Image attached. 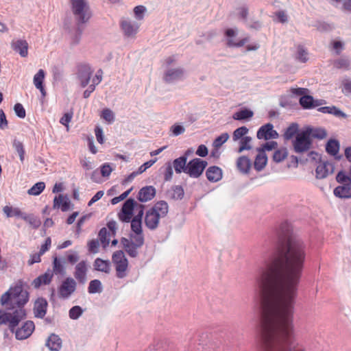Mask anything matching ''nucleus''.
<instances>
[{
  "mask_svg": "<svg viewBox=\"0 0 351 351\" xmlns=\"http://www.w3.org/2000/svg\"><path fill=\"white\" fill-rule=\"evenodd\" d=\"M305 257L304 242L290 237L258 268L256 292L265 351H303L295 340L293 315Z\"/></svg>",
  "mask_w": 351,
  "mask_h": 351,
  "instance_id": "nucleus-1",
  "label": "nucleus"
},
{
  "mask_svg": "<svg viewBox=\"0 0 351 351\" xmlns=\"http://www.w3.org/2000/svg\"><path fill=\"white\" fill-rule=\"evenodd\" d=\"M26 317L24 308H16L12 311L0 310V325L7 324L9 330L15 334L18 340H24L29 337L35 329L32 321H26L20 327L16 328L19 323Z\"/></svg>",
  "mask_w": 351,
  "mask_h": 351,
  "instance_id": "nucleus-2",
  "label": "nucleus"
},
{
  "mask_svg": "<svg viewBox=\"0 0 351 351\" xmlns=\"http://www.w3.org/2000/svg\"><path fill=\"white\" fill-rule=\"evenodd\" d=\"M141 215H136L131 219V229L134 234H130V238L122 237L121 243L126 253L132 258H136L138 255V249L144 244V236L142 230V217Z\"/></svg>",
  "mask_w": 351,
  "mask_h": 351,
  "instance_id": "nucleus-3",
  "label": "nucleus"
},
{
  "mask_svg": "<svg viewBox=\"0 0 351 351\" xmlns=\"http://www.w3.org/2000/svg\"><path fill=\"white\" fill-rule=\"evenodd\" d=\"M168 212L169 206L165 201L157 202L145 213V224L146 227L150 230H155L158 227L160 219L166 217Z\"/></svg>",
  "mask_w": 351,
  "mask_h": 351,
  "instance_id": "nucleus-4",
  "label": "nucleus"
},
{
  "mask_svg": "<svg viewBox=\"0 0 351 351\" xmlns=\"http://www.w3.org/2000/svg\"><path fill=\"white\" fill-rule=\"evenodd\" d=\"M73 14L77 25L87 23L92 16L86 0H70Z\"/></svg>",
  "mask_w": 351,
  "mask_h": 351,
  "instance_id": "nucleus-5",
  "label": "nucleus"
},
{
  "mask_svg": "<svg viewBox=\"0 0 351 351\" xmlns=\"http://www.w3.org/2000/svg\"><path fill=\"white\" fill-rule=\"evenodd\" d=\"M308 158H306V160H308V159L312 161H317V160H319V162L315 169V177L317 179H324L328 176L333 173L335 165L332 162L322 160L319 154L314 151L308 152Z\"/></svg>",
  "mask_w": 351,
  "mask_h": 351,
  "instance_id": "nucleus-6",
  "label": "nucleus"
},
{
  "mask_svg": "<svg viewBox=\"0 0 351 351\" xmlns=\"http://www.w3.org/2000/svg\"><path fill=\"white\" fill-rule=\"evenodd\" d=\"M293 150L297 154L308 152L312 147L313 141L304 130H302L292 142Z\"/></svg>",
  "mask_w": 351,
  "mask_h": 351,
  "instance_id": "nucleus-7",
  "label": "nucleus"
},
{
  "mask_svg": "<svg viewBox=\"0 0 351 351\" xmlns=\"http://www.w3.org/2000/svg\"><path fill=\"white\" fill-rule=\"evenodd\" d=\"M112 261L115 265L116 275L118 278L126 276L128 267V261L122 250L114 252L112 256Z\"/></svg>",
  "mask_w": 351,
  "mask_h": 351,
  "instance_id": "nucleus-8",
  "label": "nucleus"
},
{
  "mask_svg": "<svg viewBox=\"0 0 351 351\" xmlns=\"http://www.w3.org/2000/svg\"><path fill=\"white\" fill-rule=\"evenodd\" d=\"M207 165L208 162L206 160L199 158H193L188 162L186 174L191 178H198L202 176Z\"/></svg>",
  "mask_w": 351,
  "mask_h": 351,
  "instance_id": "nucleus-9",
  "label": "nucleus"
},
{
  "mask_svg": "<svg viewBox=\"0 0 351 351\" xmlns=\"http://www.w3.org/2000/svg\"><path fill=\"white\" fill-rule=\"evenodd\" d=\"M77 287L76 281L71 278H66L58 289V297L62 300L69 299L75 291Z\"/></svg>",
  "mask_w": 351,
  "mask_h": 351,
  "instance_id": "nucleus-10",
  "label": "nucleus"
},
{
  "mask_svg": "<svg viewBox=\"0 0 351 351\" xmlns=\"http://www.w3.org/2000/svg\"><path fill=\"white\" fill-rule=\"evenodd\" d=\"M238 30L237 28H228L225 30L226 44L228 47H241L249 41L247 37L242 39H237Z\"/></svg>",
  "mask_w": 351,
  "mask_h": 351,
  "instance_id": "nucleus-11",
  "label": "nucleus"
},
{
  "mask_svg": "<svg viewBox=\"0 0 351 351\" xmlns=\"http://www.w3.org/2000/svg\"><path fill=\"white\" fill-rule=\"evenodd\" d=\"M135 200L132 198L126 199L122 206L121 211L118 214L119 219L123 222H130L133 216Z\"/></svg>",
  "mask_w": 351,
  "mask_h": 351,
  "instance_id": "nucleus-12",
  "label": "nucleus"
},
{
  "mask_svg": "<svg viewBox=\"0 0 351 351\" xmlns=\"http://www.w3.org/2000/svg\"><path fill=\"white\" fill-rule=\"evenodd\" d=\"M278 133L274 130L273 124L268 123L262 125L257 131L256 137L258 139L270 140L278 137Z\"/></svg>",
  "mask_w": 351,
  "mask_h": 351,
  "instance_id": "nucleus-13",
  "label": "nucleus"
},
{
  "mask_svg": "<svg viewBox=\"0 0 351 351\" xmlns=\"http://www.w3.org/2000/svg\"><path fill=\"white\" fill-rule=\"evenodd\" d=\"M93 70L88 64H82L78 68V78L82 87H86L90 82Z\"/></svg>",
  "mask_w": 351,
  "mask_h": 351,
  "instance_id": "nucleus-14",
  "label": "nucleus"
},
{
  "mask_svg": "<svg viewBox=\"0 0 351 351\" xmlns=\"http://www.w3.org/2000/svg\"><path fill=\"white\" fill-rule=\"evenodd\" d=\"M48 306V302L44 298H38L34 302V314L37 318L43 319L46 313Z\"/></svg>",
  "mask_w": 351,
  "mask_h": 351,
  "instance_id": "nucleus-15",
  "label": "nucleus"
},
{
  "mask_svg": "<svg viewBox=\"0 0 351 351\" xmlns=\"http://www.w3.org/2000/svg\"><path fill=\"white\" fill-rule=\"evenodd\" d=\"M88 271L87 264L85 261L78 263L75 268L74 277L80 284H85L87 278L86 274Z\"/></svg>",
  "mask_w": 351,
  "mask_h": 351,
  "instance_id": "nucleus-16",
  "label": "nucleus"
},
{
  "mask_svg": "<svg viewBox=\"0 0 351 351\" xmlns=\"http://www.w3.org/2000/svg\"><path fill=\"white\" fill-rule=\"evenodd\" d=\"M156 193V189L153 186H146L140 189L137 199L141 202H147L155 197Z\"/></svg>",
  "mask_w": 351,
  "mask_h": 351,
  "instance_id": "nucleus-17",
  "label": "nucleus"
},
{
  "mask_svg": "<svg viewBox=\"0 0 351 351\" xmlns=\"http://www.w3.org/2000/svg\"><path fill=\"white\" fill-rule=\"evenodd\" d=\"M121 27L125 36L127 37H132L136 34L138 29V24L134 21L128 19L122 20Z\"/></svg>",
  "mask_w": 351,
  "mask_h": 351,
  "instance_id": "nucleus-18",
  "label": "nucleus"
},
{
  "mask_svg": "<svg viewBox=\"0 0 351 351\" xmlns=\"http://www.w3.org/2000/svg\"><path fill=\"white\" fill-rule=\"evenodd\" d=\"M11 47L23 58L27 57L28 55V43L25 40H13L11 43Z\"/></svg>",
  "mask_w": 351,
  "mask_h": 351,
  "instance_id": "nucleus-19",
  "label": "nucleus"
},
{
  "mask_svg": "<svg viewBox=\"0 0 351 351\" xmlns=\"http://www.w3.org/2000/svg\"><path fill=\"white\" fill-rule=\"evenodd\" d=\"M340 149V143L339 141L330 138L326 144V152L330 156L335 157L337 160H340L342 158V155H339Z\"/></svg>",
  "mask_w": 351,
  "mask_h": 351,
  "instance_id": "nucleus-20",
  "label": "nucleus"
},
{
  "mask_svg": "<svg viewBox=\"0 0 351 351\" xmlns=\"http://www.w3.org/2000/svg\"><path fill=\"white\" fill-rule=\"evenodd\" d=\"M53 274L51 269H47L44 274L36 278L32 282L35 289H38L42 285H48L51 283Z\"/></svg>",
  "mask_w": 351,
  "mask_h": 351,
  "instance_id": "nucleus-21",
  "label": "nucleus"
},
{
  "mask_svg": "<svg viewBox=\"0 0 351 351\" xmlns=\"http://www.w3.org/2000/svg\"><path fill=\"white\" fill-rule=\"evenodd\" d=\"M304 130L311 138H313L322 140L327 136V132L323 128H313L311 126H307L304 128Z\"/></svg>",
  "mask_w": 351,
  "mask_h": 351,
  "instance_id": "nucleus-22",
  "label": "nucleus"
},
{
  "mask_svg": "<svg viewBox=\"0 0 351 351\" xmlns=\"http://www.w3.org/2000/svg\"><path fill=\"white\" fill-rule=\"evenodd\" d=\"M334 195L341 199L351 198V183H346L337 186L333 191Z\"/></svg>",
  "mask_w": 351,
  "mask_h": 351,
  "instance_id": "nucleus-23",
  "label": "nucleus"
},
{
  "mask_svg": "<svg viewBox=\"0 0 351 351\" xmlns=\"http://www.w3.org/2000/svg\"><path fill=\"white\" fill-rule=\"evenodd\" d=\"M45 345L51 351H60L62 348V339L58 335L52 333L47 338Z\"/></svg>",
  "mask_w": 351,
  "mask_h": 351,
  "instance_id": "nucleus-24",
  "label": "nucleus"
},
{
  "mask_svg": "<svg viewBox=\"0 0 351 351\" xmlns=\"http://www.w3.org/2000/svg\"><path fill=\"white\" fill-rule=\"evenodd\" d=\"M206 176L210 182H216L222 178V170L217 166H212L206 170Z\"/></svg>",
  "mask_w": 351,
  "mask_h": 351,
  "instance_id": "nucleus-25",
  "label": "nucleus"
},
{
  "mask_svg": "<svg viewBox=\"0 0 351 351\" xmlns=\"http://www.w3.org/2000/svg\"><path fill=\"white\" fill-rule=\"evenodd\" d=\"M251 166L252 162L247 156H242L238 158L237 160V167L241 173L243 174L248 173Z\"/></svg>",
  "mask_w": 351,
  "mask_h": 351,
  "instance_id": "nucleus-26",
  "label": "nucleus"
},
{
  "mask_svg": "<svg viewBox=\"0 0 351 351\" xmlns=\"http://www.w3.org/2000/svg\"><path fill=\"white\" fill-rule=\"evenodd\" d=\"M184 71L180 68L170 69L165 73L164 79L167 82H173L182 78Z\"/></svg>",
  "mask_w": 351,
  "mask_h": 351,
  "instance_id": "nucleus-27",
  "label": "nucleus"
},
{
  "mask_svg": "<svg viewBox=\"0 0 351 351\" xmlns=\"http://www.w3.org/2000/svg\"><path fill=\"white\" fill-rule=\"evenodd\" d=\"M171 165L176 173L180 174L182 172L186 173L188 162L185 157L180 156L176 158Z\"/></svg>",
  "mask_w": 351,
  "mask_h": 351,
  "instance_id": "nucleus-28",
  "label": "nucleus"
},
{
  "mask_svg": "<svg viewBox=\"0 0 351 351\" xmlns=\"http://www.w3.org/2000/svg\"><path fill=\"white\" fill-rule=\"evenodd\" d=\"M70 201L67 197L62 195L56 196L53 199V207L60 208L62 211L66 212L69 209Z\"/></svg>",
  "mask_w": 351,
  "mask_h": 351,
  "instance_id": "nucleus-29",
  "label": "nucleus"
},
{
  "mask_svg": "<svg viewBox=\"0 0 351 351\" xmlns=\"http://www.w3.org/2000/svg\"><path fill=\"white\" fill-rule=\"evenodd\" d=\"M267 162V156L265 153L258 152V154L255 158L254 167L257 171H262L266 166Z\"/></svg>",
  "mask_w": 351,
  "mask_h": 351,
  "instance_id": "nucleus-30",
  "label": "nucleus"
},
{
  "mask_svg": "<svg viewBox=\"0 0 351 351\" xmlns=\"http://www.w3.org/2000/svg\"><path fill=\"white\" fill-rule=\"evenodd\" d=\"M299 131V125L297 123H291L285 130L283 137L285 140L289 141L296 136Z\"/></svg>",
  "mask_w": 351,
  "mask_h": 351,
  "instance_id": "nucleus-31",
  "label": "nucleus"
},
{
  "mask_svg": "<svg viewBox=\"0 0 351 351\" xmlns=\"http://www.w3.org/2000/svg\"><path fill=\"white\" fill-rule=\"evenodd\" d=\"M93 265L95 270L106 274L110 271V262L109 261H104L100 258H97L94 261Z\"/></svg>",
  "mask_w": 351,
  "mask_h": 351,
  "instance_id": "nucleus-32",
  "label": "nucleus"
},
{
  "mask_svg": "<svg viewBox=\"0 0 351 351\" xmlns=\"http://www.w3.org/2000/svg\"><path fill=\"white\" fill-rule=\"evenodd\" d=\"M254 115L253 111L247 108H242L234 113L232 118L234 120L245 121L249 120Z\"/></svg>",
  "mask_w": 351,
  "mask_h": 351,
  "instance_id": "nucleus-33",
  "label": "nucleus"
},
{
  "mask_svg": "<svg viewBox=\"0 0 351 351\" xmlns=\"http://www.w3.org/2000/svg\"><path fill=\"white\" fill-rule=\"evenodd\" d=\"M3 211L7 217H17L23 219L25 213H23L19 208L5 206L3 208Z\"/></svg>",
  "mask_w": 351,
  "mask_h": 351,
  "instance_id": "nucleus-34",
  "label": "nucleus"
},
{
  "mask_svg": "<svg viewBox=\"0 0 351 351\" xmlns=\"http://www.w3.org/2000/svg\"><path fill=\"white\" fill-rule=\"evenodd\" d=\"M171 347L164 341H158L152 346H149L145 351H171Z\"/></svg>",
  "mask_w": 351,
  "mask_h": 351,
  "instance_id": "nucleus-35",
  "label": "nucleus"
},
{
  "mask_svg": "<svg viewBox=\"0 0 351 351\" xmlns=\"http://www.w3.org/2000/svg\"><path fill=\"white\" fill-rule=\"evenodd\" d=\"M351 62L348 58H340L334 62V66L337 69H343L349 70L350 69Z\"/></svg>",
  "mask_w": 351,
  "mask_h": 351,
  "instance_id": "nucleus-36",
  "label": "nucleus"
},
{
  "mask_svg": "<svg viewBox=\"0 0 351 351\" xmlns=\"http://www.w3.org/2000/svg\"><path fill=\"white\" fill-rule=\"evenodd\" d=\"M88 291L90 294L101 293L102 291L101 282L99 280H93L90 282Z\"/></svg>",
  "mask_w": 351,
  "mask_h": 351,
  "instance_id": "nucleus-37",
  "label": "nucleus"
},
{
  "mask_svg": "<svg viewBox=\"0 0 351 351\" xmlns=\"http://www.w3.org/2000/svg\"><path fill=\"white\" fill-rule=\"evenodd\" d=\"M45 76V73L43 69H39L35 74L33 79V82L36 88H41L43 86V82Z\"/></svg>",
  "mask_w": 351,
  "mask_h": 351,
  "instance_id": "nucleus-38",
  "label": "nucleus"
},
{
  "mask_svg": "<svg viewBox=\"0 0 351 351\" xmlns=\"http://www.w3.org/2000/svg\"><path fill=\"white\" fill-rule=\"evenodd\" d=\"M45 184L43 182H38L34 184L27 191L29 195H38L45 189Z\"/></svg>",
  "mask_w": 351,
  "mask_h": 351,
  "instance_id": "nucleus-39",
  "label": "nucleus"
},
{
  "mask_svg": "<svg viewBox=\"0 0 351 351\" xmlns=\"http://www.w3.org/2000/svg\"><path fill=\"white\" fill-rule=\"evenodd\" d=\"M313 97L306 94L300 98L299 103L301 106L304 109L313 108Z\"/></svg>",
  "mask_w": 351,
  "mask_h": 351,
  "instance_id": "nucleus-40",
  "label": "nucleus"
},
{
  "mask_svg": "<svg viewBox=\"0 0 351 351\" xmlns=\"http://www.w3.org/2000/svg\"><path fill=\"white\" fill-rule=\"evenodd\" d=\"M29 300V293L27 291H23L21 294L17 299L14 300V304H16L18 308H23V306L28 302Z\"/></svg>",
  "mask_w": 351,
  "mask_h": 351,
  "instance_id": "nucleus-41",
  "label": "nucleus"
},
{
  "mask_svg": "<svg viewBox=\"0 0 351 351\" xmlns=\"http://www.w3.org/2000/svg\"><path fill=\"white\" fill-rule=\"evenodd\" d=\"M53 274H64L65 269L64 265L62 264L60 260L58 257H54L53 260Z\"/></svg>",
  "mask_w": 351,
  "mask_h": 351,
  "instance_id": "nucleus-42",
  "label": "nucleus"
},
{
  "mask_svg": "<svg viewBox=\"0 0 351 351\" xmlns=\"http://www.w3.org/2000/svg\"><path fill=\"white\" fill-rule=\"evenodd\" d=\"M23 219L29 223L34 229L38 228L41 224L40 219L33 215H27L25 213Z\"/></svg>",
  "mask_w": 351,
  "mask_h": 351,
  "instance_id": "nucleus-43",
  "label": "nucleus"
},
{
  "mask_svg": "<svg viewBox=\"0 0 351 351\" xmlns=\"http://www.w3.org/2000/svg\"><path fill=\"white\" fill-rule=\"evenodd\" d=\"M13 147L18 153L21 162H23L25 153L23 144L21 141L15 139L13 141Z\"/></svg>",
  "mask_w": 351,
  "mask_h": 351,
  "instance_id": "nucleus-44",
  "label": "nucleus"
},
{
  "mask_svg": "<svg viewBox=\"0 0 351 351\" xmlns=\"http://www.w3.org/2000/svg\"><path fill=\"white\" fill-rule=\"evenodd\" d=\"M252 141V138L250 136H245L243 137L240 140V146L238 149L239 153H241L244 150H250L252 149V146L250 143Z\"/></svg>",
  "mask_w": 351,
  "mask_h": 351,
  "instance_id": "nucleus-45",
  "label": "nucleus"
},
{
  "mask_svg": "<svg viewBox=\"0 0 351 351\" xmlns=\"http://www.w3.org/2000/svg\"><path fill=\"white\" fill-rule=\"evenodd\" d=\"M229 138V134L226 132L221 134L217 136L213 143V146L217 151L218 149L225 143Z\"/></svg>",
  "mask_w": 351,
  "mask_h": 351,
  "instance_id": "nucleus-46",
  "label": "nucleus"
},
{
  "mask_svg": "<svg viewBox=\"0 0 351 351\" xmlns=\"http://www.w3.org/2000/svg\"><path fill=\"white\" fill-rule=\"evenodd\" d=\"M84 313V310L80 306H74L69 311V316L71 319H77Z\"/></svg>",
  "mask_w": 351,
  "mask_h": 351,
  "instance_id": "nucleus-47",
  "label": "nucleus"
},
{
  "mask_svg": "<svg viewBox=\"0 0 351 351\" xmlns=\"http://www.w3.org/2000/svg\"><path fill=\"white\" fill-rule=\"evenodd\" d=\"M287 154H288V153H287V149L283 148V149H278V150L275 151V152L274 153L273 160L276 162H280L283 161L287 158Z\"/></svg>",
  "mask_w": 351,
  "mask_h": 351,
  "instance_id": "nucleus-48",
  "label": "nucleus"
},
{
  "mask_svg": "<svg viewBox=\"0 0 351 351\" xmlns=\"http://www.w3.org/2000/svg\"><path fill=\"white\" fill-rule=\"evenodd\" d=\"M248 129L245 126L240 127L236 129L232 135V139L234 141L241 140L243 137L245 136V134L248 132Z\"/></svg>",
  "mask_w": 351,
  "mask_h": 351,
  "instance_id": "nucleus-49",
  "label": "nucleus"
},
{
  "mask_svg": "<svg viewBox=\"0 0 351 351\" xmlns=\"http://www.w3.org/2000/svg\"><path fill=\"white\" fill-rule=\"evenodd\" d=\"M8 291H10V293L14 300L17 299V297L23 291L21 282L19 281L14 287H11Z\"/></svg>",
  "mask_w": 351,
  "mask_h": 351,
  "instance_id": "nucleus-50",
  "label": "nucleus"
},
{
  "mask_svg": "<svg viewBox=\"0 0 351 351\" xmlns=\"http://www.w3.org/2000/svg\"><path fill=\"white\" fill-rule=\"evenodd\" d=\"M173 167H172L171 162H168L165 164V171L163 173L164 180L165 182H169L171 180L173 174Z\"/></svg>",
  "mask_w": 351,
  "mask_h": 351,
  "instance_id": "nucleus-51",
  "label": "nucleus"
},
{
  "mask_svg": "<svg viewBox=\"0 0 351 351\" xmlns=\"http://www.w3.org/2000/svg\"><path fill=\"white\" fill-rule=\"evenodd\" d=\"M278 146V143L276 141H269L264 143L262 147H258L256 149L257 152H261L263 153H265V151H271L276 149Z\"/></svg>",
  "mask_w": 351,
  "mask_h": 351,
  "instance_id": "nucleus-52",
  "label": "nucleus"
},
{
  "mask_svg": "<svg viewBox=\"0 0 351 351\" xmlns=\"http://www.w3.org/2000/svg\"><path fill=\"white\" fill-rule=\"evenodd\" d=\"M101 117L109 123H112L114 121V114L109 108H105L102 110Z\"/></svg>",
  "mask_w": 351,
  "mask_h": 351,
  "instance_id": "nucleus-53",
  "label": "nucleus"
},
{
  "mask_svg": "<svg viewBox=\"0 0 351 351\" xmlns=\"http://www.w3.org/2000/svg\"><path fill=\"white\" fill-rule=\"evenodd\" d=\"M296 58L301 62H306L308 58V52L306 49L302 46H299L298 47L297 51V55Z\"/></svg>",
  "mask_w": 351,
  "mask_h": 351,
  "instance_id": "nucleus-54",
  "label": "nucleus"
},
{
  "mask_svg": "<svg viewBox=\"0 0 351 351\" xmlns=\"http://www.w3.org/2000/svg\"><path fill=\"white\" fill-rule=\"evenodd\" d=\"M108 232L106 228H102L99 232L98 236H99V240H100L101 243H102V245H104V247H106V245H108L109 244L110 240L108 238Z\"/></svg>",
  "mask_w": 351,
  "mask_h": 351,
  "instance_id": "nucleus-55",
  "label": "nucleus"
},
{
  "mask_svg": "<svg viewBox=\"0 0 351 351\" xmlns=\"http://www.w3.org/2000/svg\"><path fill=\"white\" fill-rule=\"evenodd\" d=\"M171 197L174 199H182L184 197V189L181 186H175L173 187Z\"/></svg>",
  "mask_w": 351,
  "mask_h": 351,
  "instance_id": "nucleus-56",
  "label": "nucleus"
},
{
  "mask_svg": "<svg viewBox=\"0 0 351 351\" xmlns=\"http://www.w3.org/2000/svg\"><path fill=\"white\" fill-rule=\"evenodd\" d=\"M336 180L337 182L341 184H346V183H351V178L346 175L343 171H341L337 173L336 176Z\"/></svg>",
  "mask_w": 351,
  "mask_h": 351,
  "instance_id": "nucleus-57",
  "label": "nucleus"
},
{
  "mask_svg": "<svg viewBox=\"0 0 351 351\" xmlns=\"http://www.w3.org/2000/svg\"><path fill=\"white\" fill-rule=\"evenodd\" d=\"M14 110L18 117L21 119H23L25 117V110L21 104H16L14 106Z\"/></svg>",
  "mask_w": 351,
  "mask_h": 351,
  "instance_id": "nucleus-58",
  "label": "nucleus"
},
{
  "mask_svg": "<svg viewBox=\"0 0 351 351\" xmlns=\"http://www.w3.org/2000/svg\"><path fill=\"white\" fill-rule=\"evenodd\" d=\"M132 191V188H130V189L127 190L126 191L123 193L119 196H117V197H115L112 198L111 199L112 204H113V205L117 204L119 202H120L123 201V199H125L130 195V193H131Z\"/></svg>",
  "mask_w": 351,
  "mask_h": 351,
  "instance_id": "nucleus-59",
  "label": "nucleus"
},
{
  "mask_svg": "<svg viewBox=\"0 0 351 351\" xmlns=\"http://www.w3.org/2000/svg\"><path fill=\"white\" fill-rule=\"evenodd\" d=\"M239 16L243 21L245 23L247 21L248 8L247 6H242L237 9Z\"/></svg>",
  "mask_w": 351,
  "mask_h": 351,
  "instance_id": "nucleus-60",
  "label": "nucleus"
},
{
  "mask_svg": "<svg viewBox=\"0 0 351 351\" xmlns=\"http://www.w3.org/2000/svg\"><path fill=\"white\" fill-rule=\"evenodd\" d=\"M173 136H178L185 132V128L180 124L176 123L171 127Z\"/></svg>",
  "mask_w": 351,
  "mask_h": 351,
  "instance_id": "nucleus-61",
  "label": "nucleus"
},
{
  "mask_svg": "<svg viewBox=\"0 0 351 351\" xmlns=\"http://www.w3.org/2000/svg\"><path fill=\"white\" fill-rule=\"evenodd\" d=\"M145 11L146 8L143 5L136 6L134 9L135 16L138 20H141L143 19V15Z\"/></svg>",
  "mask_w": 351,
  "mask_h": 351,
  "instance_id": "nucleus-62",
  "label": "nucleus"
},
{
  "mask_svg": "<svg viewBox=\"0 0 351 351\" xmlns=\"http://www.w3.org/2000/svg\"><path fill=\"white\" fill-rule=\"evenodd\" d=\"M10 291H7L1 297V303L2 305L8 304L10 302L14 304V299L12 297Z\"/></svg>",
  "mask_w": 351,
  "mask_h": 351,
  "instance_id": "nucleus-63",
  "label": "nucleus"
},
{
  "mask_svg": "<svg viewBox=\"0 0 351 351\" xmlns=\"http://www.w3.org/2000/svg\"><path fill=\"white\" fill-rule=\"evenodd\" d=\"M156 161H157V158H154V159L150 160L147 162H145L141 166L139 167V168L137 171H138V173L140 174H141L144 171H145L148 168L151 167Z\"/></svg>",
  "mask_w": 351,
  "mask_h": 351,
  "instance_id": "nucleus-64",
  "label": "nucleus"
}]
</instances>
